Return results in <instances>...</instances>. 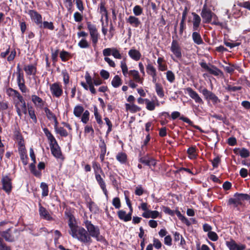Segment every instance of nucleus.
<instances>
[{
	"mask_svg": "<svg viewBox=\"0 0 250 250\" xmlns=\"http://www.w3.org/2000/svg\"><path fill=\"white\" fill-rule=\"evenodd\" d=\"M199 31H194L192 34V38L194 43L198 45L202 44L204 43Z\"/></svg>",
	"mask_w": 250,
	"mask_h": 250,
	"instance_id": "obj_29",
	"label": "nucleus"
},
{
	"mask_svg": "<svg viewBox=\"0 0 250 250\" xmlns=\"http://www.w3.org/2000/svg\"><path fill=\"white\" fill-rule=\"evenodd\" d=\"M250 195L248 194L236 193L234 197L230 198L229 200V204L232 205L235 208H237L239 206H244L245 201H249Z\"/></svg>",
	"mask_w": 250,
	"mask_h": 250,
	"instance_id": "obj_6",
	"label": "nucleus"
},
{
	"mask_svg": "<svg viewBox=\"0 0 250 250\" xmlns=\"http://www.w3.org/2000/svg\"><path fill=\"white\" fill-rule=\"evenodd\" d=\"M236 155H239L242 158H246L250 156V151L246 148H235L233 150Z\"/></svg>",
	"mask_w": 250,
	"mask_h": 250,
	"instance_id": "obj_19",
	"label": "nucleus"
},
{
	"mask_svg": "<svg viewBox=\"0 0 250 250\" xmlns=\"http://www.w3.org/2000/svg\"><path fill=\"white\" fill-rule=\"evenodd\" d=\"M39 214L41 217L43 219L50 221L53 219L52 217L49 214L48 210L44 207H42L40 204L39 207Z\"/></svg>",
	"mask_w": 250,
	"mask_h": 250,
	"instance_id": "obj_24",
	"label": "nucleus"
},
{
	"mask_svg": "<svg viewBox=\"0 0 250 250\" xmlns=\"http://www.w3.org/2000/svg\"><path fill=\"white\" fill-rule=\"evenodd\" d=\"M116 159L121 164H125L127 161V155L125 153H118L116 156Z\"/></svg>",
	"mask_w": 250,
	"mask_h": 250,
	"instance_id": "obj_38",
	"label": "nucleus"
},
{
	"mask_svg": "<svg viewBox=\"0 0 250 250\" xmlns=\"http://www.w3.org/2000/svg\"><path fill=\"white\" fill-rule=\"evenodd\" d=\"M20 231L11 227L7 229L0 231V235L6 241L9 242L15 241L19 237Z\"/></svg>",
	"mask_w": 250,
	"mask_h": 250,
	"instance_id": "obj_5",
	"label": "nucleus"
},
{
	"mask_svg": "<svg viewBox=\"0 0 250 250\" xmlns=\"http://www.w3.org/2000/svg\"><path fill=\"white\" fill-rule=\"evenodd\" d=\"M103 54L104 58V61L108 63L109 66L115 67L116 64L115 62L108 57L112 55L115 59L118 60H125V57L123 53L120 52L119 49L116 47L106 48L103 50Z\"/></svg>",
	"mask_w": 250,
	"mask_h": 250,
	"instance_id": "obj_3",
	"label": "nucleus"
},
{
	"mask_svg": "<svg viewBox=\"0 0 250 250\" xmlns=\"http://www.w3.org/2000/svg\"><path fill=\"white\" fill-rule=\"evenodd\" d=\"M27 14L33 22L39 25L40 27H42V16L39 13L35 10H29L27 12Z\"/></svg>",
	"mask_w": 250,
	"mask_h": 250,
	"instance_id": "obj_12",
	"label": "nucleus"
},
{
	"mask_svg": "<svg viewBox=\"0 0 250 250\" xmlns=\"http://www.w3.org/2000/svg\"><path fill=\"white\" fill-rule=\"evenodd\" d=\"M212 25H215L220 26H222L223 23L219 21L218 18L215 14L212 17V21L210 22Z\"/></svg>",
	"mask_w": 250,
	"mask_h": 250,
	"instance_id": "obj_55",
	"label": "nucleus"
},
{
	"mask_svg": "<svg viewBox=\"0 0 250 250\" xmlns=\"http://www.w3.org/2000/svg\"><path fill=\"white\" fill-rule=\"evenodd\" d=\"M95 179H96L98 184H99L100 187L101 188L102 191H103L106 198L107 199L108 197V191L106 189V184H105L104 180L102 177L101 175L100 174L95 175Z\"/></svg>",
	"mask_w": 250,
	"mask_h": 250,
	"instance_id": "obj_16",
	"label": "nucleus"
},
{
	"mask_svg": "<svg viewBox=\"0 0 250 250\" xmlns=\"http://www.w3.org/2000/svg\"><path fill=\"white\" fill-rule=\"evenodd\" d=\"M83 112L84 108L81 105H77L75 106L73 110V113L77 117H80Z\"/></svg>",
	"mask_w": 250,
	"mask_h": 250,
	"instance_id": "obj_34",
	"label": "nucleus"
},
{
	"mask_svg": "<svg viewBox=\"0 0 250 250\" xmlns=\"http://www.w3.org/2000/svg\"><path fill=\"white\" fill-rule=\"evenodd\" d=\"M43 130L49 141L52 154L56 158H60L62 153L56 139L47 128H43Z\"/></svg>",
	"mask_w": 250,
	"mask_h": 250,
	"instance_id": "obj_4",
	"label": "nucleus"
},
{
	"mask_svg": "<svg viewBox=\"0 0 250 250\" xmlns=\"http://www.w3.org/2000/svg\"><path fill=\"white\" fill-rule=\"evenodd\" d=\"M99 12L101 14V21L103 22L104 17L105 18L106 23L108 22V14L106 8L105 7V2L102 1L99 4Z\"/></svg>",
	"mask_w": 250,
	"mask_h": 250,
	"instance_id": "obj_23",
	"label": "nucleus"
},
{
	"mask_svg": "<svg viewBox=\"0 0 250 250\" xmlns=\"http://www.w3.org/2000/svg\"><path fill=\"white\" fill-rule=\"evenodd\" d=\"M199 91L202 93L206 100L211 101L213 104H216L220 103L219 98L213 92L208 90L207 88H204L202 90H199Z\"/></svg>",
	"mask_w": 250,
	"mask_h": 250,
	"instance_id": "obj_10",
	"label": "nucleus"
},
{
	"mask_svg": "<svg viewBox=\"0 0 250 250\" xmlns=\"http://www.w3.org/2000/svg\"><path fill=\"white\" fill-rule=\"evenodd\" d=\"M0 250H11V248L8 246L3 242L2 238L0 237Z\"/></svg>",
	"mask_w": 250,
	"mask_h": 250,
	"instance_id": "obj_61",
	"label": "nucleus"
},
{
	"mask_svg": "<svg viewBox=\"0 0 250 250\" xmlns=\"http://www.w3.org/2000/svg\"><path fill=\"white\" fill-rule=\"evenodd\" d=\"M144 193V189L142 188V186L138 185L136 187L135 190V194L138 196H141Z\"/></svg>",
	"mask_w": 250,
	"mask_h": 250,
	"instance_id": "obj_63",
	"label": "nucleus"
},
{
	"mask_svg": "<svg viewBox=\"0 0 250 250\" xmlns=\"http://www.w3.org/2000/svg\"><path fill=\"white\" fill-rule=\"evenodd\" d=\"M158 69L161 71H165L167 70V66L164 58L159 57L157 60Z\"/></svg>",
	"mask_w": 250,
	"mask_h": 250,
	"instance_id": "obj_32",
	"label": "nucleus"
},
{
	"mask_svg": "<svg viewBox=\"0 0 250 250\" xmlns=\"http://www.w3.org/2000/svg\"><path fill=\"white\" fill-rule=\"evenodd\" d=\"M155 91L157 95L159 97L163 98L164 96L163 88L160 83H156Z\"/></svg>",
	"mask_w": 250,
	"mask_h": 250,
	"instance_id": "obj_41",
	"label": "nucleus"
},
{
	"mask_svg": "<svg viewBox=\"0 0 250 250\" xmlns=\"http://www.w3.org/2000/svg\"><path fill=\"white\" fill-rule=\"evenodd\" d=\"M186 93H188L189 97L194 100L195 102L199 104H202L204 102L199 94L191 87L186 89Z\"/></svg>",
	"mask_w": 250,
	"mask_h": 250,
	"instance_id": "obj_14",
	"label": "nucleus"
},
{
	"mask_svg": "<svg viewBox=\"0 0 250 250\" xmlns=\"http://www.w3.org/2000/svg\"><path fill=\"white\" fill-rule=\"evenodd\" d=\"M125 107L126 110H128L132 113H135L140 111L141 108L135 105L133 103L132 104H125Z\"/></svg>",
	"mask_w": 250,
	"mask_h": 250,
	"instance_id": "obj_30",
	"label": "nucleus"
},
{
	"mask_svg": "<svg viewBox=\"0 0 250 250\" xmlns=\"http://www.w3.org/2000/svg\"><path fill=\"white\" fill-rule=\"evenodd\" d=\"M23 69L27 76H35L37 73V67L34 64L25 65Z\"/></svg>",
	"mask_w": 250,
	"mask_h": 250,
	"instance_id": "obj_25",
	"label": "nucleus"
},
{
	"mask_svg": "<svg viewBox=\"0 0 250 250\" xmlns=\"http://www.w3.org/2000/svg\"><path fill=\"white\" fill-rule=\"evenodd\" d=\"M6 93L12 97L13 104L18 116L21 117L23 114H26V104L23 96L20 92L12 88H9L6 90Z\"/></svg>",
	"mask_w": 250,
	"mask_h": 250,
	"instance_id": "obj_2",
	"label": "nucleus"
},
{
	"mask_svg": "<svg viewBox=\"0 0 250 250\" xmlns=\"http://www.w3.org/2000/svg\"><path fill=\"white\" fill-rule=\"evenodd\" d=\"M40 187L42 190V196L43 197L47 196L49 192L48 185L46 183L42 182L41 184Z\"/></svg>",
	"mask_w": 250,
	"mask_h": 250,
	"instance_id": "obj_43",
	"label": "nucleus"
},
{
	"mask_svg": "<svg viewBox=\"0 0 250 250\" xmlns=\"http://www.w3.org/2000/svg\"><path fill=\"white\" fill-rule=\"evenodd\" d=\"M123 81L119 75H115L111 81V85L114 88H118L122 85Z\"/></svg>",
	"mask_w": 250,
	"mask_h": 250,
	"instance_id": "obj_31",
	"label": "nucleus"
},
{
	"mask_svg": "<svg viewBox=\"0 0 250 250\" xmlns=\"http://www.w3.org/2000/svg\"><path fill=\"white\" fill-rule=\"evenodd\" d=\"M19 151L22 163L23 165H26L27 164V156L26 155V149H23L22 151L19 150Z\"/></svg>",
	"mask_w": 250,
	"mask_h": 250,
	"instance_id": "obj_45",
	"label": "nucleus"
},
{
	"mask_svg": "<svg viewBox=\"0 0 250 250\" xmlns=\"http://www.w3.org/2000/svg\"><path fill=\"white\" fill-rule=\"evenodd\" d=\"M129 56L135 61H139L141 57V53L135 49H131L128 51Z\"/></svg>",
	"mask_w": 250,
	"mask_h": 250,
	"instance_id": "obj_27",
	"label": "nucleus"
},
{
	"mask_svg": "<svg viewBox=\"0 0 250 250\" xmlns=\"http://www.w3.org/2000/svg\"><path fill=\"white\" fill-rule=\"evenodd\" d=\"M193 16V19L192 21L193 23V30L199 31L200 25L201 24V19L200 17L194 12L192 13Z\"/></svg>",
	"mask_w": 250,
	"mask_h": 250,
	"instance_id": "obj_17",
	"label": "nucleus"
},
{
	"mask_svg": "<svg viewBox=\"0 0 250 250\" xmlns=\"http://www.w3.org/2000/svg\"><path fill=\"white\" fill-rule=\"evenodd\" d=\"M112 205L117 209H119L121 208V201L119 197H115L113 199Z\"/></svg>",
	"mask_w": 250,
	"mask_h": 250,
	"instance_id": "obj_60",
	"label": "nucleus"
},
{
	"mask_svg": "<svg viewBox=\"0 0 250 250\" xmlns=\"http://www.w3.org/2000/svg\"><path fill=\"white\" fill-rule=\"evenodd\" d=\"M92 167L94 171L95 175L99 174V171H103L100 164L96 161L92 162Z\"/></svg>",
	"mask_w": 250,
	"mask_h": 250,
	"instance_id": "obj_47",
	"label": "nucleus"
},
{
	"mask_svg": "<svg viewBox=\"0 0 250 250\" xmlns=\"http://www.w3.org/2000/svg\"><path fill=\"white\" fill-rule=\"evenodd\" d=\"M94 114L97 123L99 125H102L103 121L102 120L101 116L98 112V109L96 106H94Z\"/></svg>",
	"mask_w": 250,
	"mask_h": 250,
	"instance_id": "obj_42",
	"label": "nucleus"
},
{
	"mask_svg": "<svg viewBox=\"0 0 250 250\" xmlns=\"http://www.w3.org/2000/svg\"><path fill=\"white\" fill-rule=\"evenodd\" d=\"M60 57L62 62H66L69 59L72 57V55L66 51H62L60 54Z\"/></svg>",
	"mask_w": 250,
	"mask_h": 250,
	"instance_id": "obj_39",
	"label": "nucleus"
},
{
	"mask_svg": "<svg viewBox=\"0 0 250 250\" xmlns=\"http://www.w3.org/2000/svg\"><path fill=\"white\" fill-rule=\"evenodd\" d=\"M65 215L68 219L69 233L73 238L88 245L92 242V238L98 242H104L105 241L104 237L101 234L99 227L94 225L91 221L85 220L83 222L85 229L77 224L75 218L71 213L66 212Z\"/></svg>",
	"mask_w": 250,
	"mask_h": 250,
	"instance_id": "obj_1",
	"label": "nucleus"
},
{
	"mask_svg": "<svg viewBox=\"0 0 250 250\" xmlns=\"http://www.w3.org/2000/svg\"><path fill=\"white\" fill-rule=\"evenodd\" d=\"M226 245L229 250H244L245 246L244 245H237L233 240L226 241Z\"/></svg>",
	"mask_w": 250,
	"mask_h": 250,
	"instance_id": "obj_18",
	"label": "nucleus"
},
{
	"mask_svg": "<svg viewBox=\"0 0 250 250\" xmlns=\"http://www.w3.org/2000/svg\"><path fill=\"white\" fill-rule=\"evenodd\" d=\"M120 67L124 76L125 77H127L128 75H129V71L128 70V67L125 59L121 61Z\"/></svg>",
	"mask_w": 250,
	"mask_h": 250,
	"instance_id": "obj_33",
	"label": "nucleus"
},
{
	"mask_svg": "<svg viewBox=\"0 0 250 250\" xmlns=\"http://www.w3.org/2000/svg\"><path fill=\"white\" fill-rule=\"evenodd\" d=\"M200 65L210 74L214 75V76H218L221 73V71L212 65H208L205 62H202L200 63Z\"/></svg>",
	"mask_w": 250,
	"mask_h": 250,
	"instance_id": "obj_15",
	"label": "nucleus"
},
{
	"mask_svg": "<svg viewBox=\"0 0 250 250\" xmlns=\"http://www.w3.org/2000/svg\"><path fill=\"white\" fill-rule=\"evenodd\" d=\"M143 9L140 5H136L133 9V12L135 16H139L142 13Z\"/></svg>",
	"mask_w": 250,
	"mask_h": 250,
	"instance_id": "obj_49",
	"label": "nucleus"
},
{
	"mask_svg": "<svg viewBox=\"0 0 250 250\" xmlns=\"http://www.w3.org/2000/svg\"><path fill=\"white\" fill-rule=\"evenodd\" d=\"M214 14L215 13L211 11L210 8L207 6V4H204L201 13L203 22L205 23L211 22Z\"/></svg>",
	"mask_w": 250,
	"mask_h": 250,
	"instance_id": "obj_8",
	"label": "nucleus"
},
{
	"mask_svg": "<svg viewBox=\"0 0 250 250\" xmlns=\"http://www.w3.org/2000/svg\"><path fill=\"white\" fill-rule=\"evenodd\" d=\"M208 238L213 241H216L218 239V236L215 232L211 231L208 233Z\"/></svg>",
	"mask_w": 250,
	"mask_h": 250,
	"instance_id": "obj_58",
	"label": "nucleus"
},
{
	"mask_svg": "<svg viewBox=\"0 0 250 250\" xmlns=\"http://www.w3.org/2000/svg\"><path fill=\"white\" fill-rule=\"evenodd\" d=\"M132 212H129L126 213V212L123 210H120L118 211L117 214L119 218L125 222H127L131 219Z\"/></svg>",
	"mask_w": 250,
	"mask_h": 250,
	"instance_id": "obj_20",
	"label": "nucleus"
},
{
	"mask_svg": "<svg viewBox=\"0 0 250 250\" xmlns=\"http://www.w3.org/2000/svg\"><path fill=\"white\" fill-rule=\"evenodd\" d=\"M88 208L91 211L95 213L97 212L99 210V208L97 205L92 201L89 202Z\"/></svg>",
	"mask_w": 250,
	"mask_h": 250,
	"instance_id": "obj_56",
	"label": "nucleus"
},
{
	"mask_svg": "<svg viewBox=\"0 0 250 250\" xmlns=\"http://www.w3.org/2000/svg\"><path fill=\"white\" fill-rule=\"evenodd\" d=\"M166 77L167 81L172 83L175 80V75L174 73L170 70H168L166 73Z\"/></svg>",
	"mask_w": 250,
	"mask_h": 250,
	"instance_id": "obj_53",
	"label": "nucleus"
},
{
	"mask_svg": "<svg viewBox=\"0 0 250 250\" xmlns=\"http://www.w3.org/2000/svg\"><path fill=\"white\" fill-rule=\"evenodd\" d=\"M86 25L89 33L92 46L95 48L97 46L100 38V34L95 24H92L90 21H87Z\"/></svg>",
	"mask_w": 250,
	"mask_h": 250,
	"instance_id": "obj_7",
	"label": "nucleus"
},
{
	"mask_svg": "<svg viewBox=\"0 0 250 250\" xmlns=\"http://www.w3.org/2000/svg\"><path fill=\"white\" fill-rule=\"evenodd\" d=\"M44 111L46 114L47 118L49 119H54L56 120V118L55 115L52 113V112L47 107H45L44 108Z\"/></svg>",
	"mask_w": 250,
	"mask_h": 250,
	"instance_id": "obj_57",
	"label": "nucleus"
},
{
	"mask_svg": "<svg viewBox=\"0 0 250 250\" xmlns=\"http://www.w3.org/2000/svg\"><path fill=\"white\" fill-rule=\"evenodd\" d=\"M170 51L176 58L178 59H181L182 58V48L180 43L177 40H172L170 46Z\"/></svg>",
	"mask_w": 250,
	"mask_h": 250,
	"instance_id": "obj_11",
	"label": "nucleus"
},
{
	"mask_svg": "<svg viewBox=\"0 0 250 250\" xmlns=\"http://www.w3.org/2000/svg\"><path fill=\"white\" fill-rule=\"evenodd\" d=\"M50 90L53 97L60 98L63 94V89L62 84L59 82H55L50 84Z\"/></svg>",
	"mask_w": 250,
	"mask_h": 250,
	"instance_id": "obj_9",
	"label": "nucleus"
},
{
	"mask_svg": "<svg viewBox=\"0 0 250 250\" xmlns=\"http://www.w3.org/2000/svg\"><path fill=\"white\" fill-rule=\"evenodd\" d=\"M42 27L43 28L48 29L51 30H53L54 29V26L53 25V23L51 21L48 22L47 21H44L42 23Z\"/></svg>",
	"mask_w": 250,
	"mask_h": 250,
	"instance_id": "obj_52",
	"label": "nucleus"
},
{
	"mask_svg": "<svg viewBox=\"0 0 250 250\" xmlns=\"http://www.w3.org/2000/svg\"><path fill=\"white\" fill-rule=\"evenodd\" d=\"M89 115L90 113L88 110L84 111L82 116L81 121L84 124H86L89 120Z\"/></svg>",
	"mask_w": 250,
	"mask_h": 250,
	"instance_id": "obj_50",
	"label": "nucleus"
},
{
	"mask_svg": "<svg viewBox=\"0 0 250 250\" xmlns=\"http://www.w3.org/2000/svg\"><path fill=\"white\" fill-rule=\"evenodd\" d=\"M56 132L59 134L61 136L66 137L68 136L67 131L62 127H55Z\"/></svg>",
	"mask_w": 250,
	"mask_h": 250,
	"instance_id": "obj_51",
	"label": "nucleus"
},
{
	"mask_svg": "<svg viewBox=\"0 0 250 250\" xmlns=\"http://www.w3.org/2000/svg\"><path fill=\"white\" fill-rule=\"evenodd\" d=\"M126 21L131 26L135 28L139 27L141 24V22L139 18L135 16H130L126 19Z\"/></svg>",
	"mask_w": 250,
	"mask_h": 250,
	"instance_id": "obj_21",
	"label": "nucleus"
},
{
	"mask_svg": "<svg viewBox=\"0 0 250 250\" xmlns=\"http://www.w3.org/2000/svg\"><path fill=\"white\" fill-rule=\"evenodd\" d=\"M78 46L81 48H87L90 44L85 38L82 39L78 43Z\"/></svg>",
	"mask_w": 250,
	"mask_h": 250,
	"instance_id": "obj_46",
	"label": "nucleus"
},
{
	"mask_svg": "<svg viewBox=\"0 0 250 250\" xmlns=\"http://www.w3.org/2000/svg\"><path fill=\"white\" fill-rule=\"evenodd\" d=\"M28 114L33 122L36 123L37 122V117L35 113V111L32 108L28 109Z\"/></svg>",
	"mask_w": 250,
	"mask_h": 250,
	"instance_id": "obj_59",
	"label": "nucleus"
},
{
	"mask_svg": "<svg viewBox=\"0 0 250 250\" xmlns=\"http://www.w3.org/2000/svg\"><path fill=\"white\" fill-rule=\"evenodd\" d=\"M147 73L150 76L157 74L156 68L151 63H148L146 66Z\"/></svg>",
	"mask_w": 250,
	"mask_h": 250,
	"instance_id": "obj_37",
	"label": "nucleus"
},
{
	"mask_svg": "<svg viewBox=\"0 0 250 250\" xmlns=\"http://www.w3.org/2000/svg\"><path fill=\"white\" fill-rule=\"evenodd\" d=\"M17 139L18 143L19 150H21V151H22L23 149H25L24 141L22 136L21 135H18Z\"/></svg>",
	"mask_w": 250,
	"mask_h": 250,
	"instance_id": "obj_40",
	"label": "nucleus"
},
{
	"mask_svg": "<svg viewBox=\"0 0 250 250\" xmlns=\"http://www.w3.org/2000/svg\"><path fill=\"white\" fill-rule=\"evenodd\" d=\"M100 147L101 149L100 159L101 162H103L104 159L105 155L106 152V145L104 142H103L100 145Z\"/></svg>",
	"mask_w": 250,
	"mask_h": 250,
	"instance_id": "obj_36",
	"label": "nucleus"
},
{
	"mask_svg": "<svg viewBox=\"0 0 250 250\" xmlns=\"http://www.w3.org/2000/svg\"><path fill=\"white\" fill-rule=\"evenodd\" d=\"M17 82L18 84L21 83H25V80L24 79L23 73L21 72H17Z\"/></svg>",
	"mask_w": 250,
	"mask_h": 250,
	"instance_id": "obj_54",
	"label": "nucleus"
},
{
	"mask_svg": "<svg viewBox=\"0 0 250 250\" xmlns=\"http://www.w3.org/2000/svg\"><path fill=\"white\" fill-rule=\"evenodd\" d=\"M188 157L190 159H195L197 157V149L195 146H192L187 150Z\"/></svg>",
	"mask_w": 250,
	"mask_h": 250,
	"instance_id": "obj_28",
	"label": "nucleus"
},
{
	"mask_svg": "<svg viewBox=\"0 0 250 250\" xmlns=\"http://www.w3.org/2000/svg\"><path fill=\"white\" fill-rule=\"evenodd\" d=\"M74 18L76 22H81L83 19V16L79 12H76L74 14Z\"/></svg>",
	"mask_w": 250,
	"mask_h": 250,
	"instance_id": "obj_62",
	"label": "nucleus"
},
{
	"mask_svg": "<svg viewBox=\"0 0 250 250\" xmlns=\"http://www.w3.org/2000/svg\"><path fill=\"white\" fill-rule=\"evenodd\" d=\"M62 74L63 77V81L64 85L66 86L69 83V76L66 70H62Z\"/></svg>",
	"mask_w": 250,
	"mask_h": 250,
	"instance_id": "obj_48",
	"label": "nucleus"
},
{
	"mask_svg": "<svg viewBox=\"0 0 250 250\" xmlns=\"http://www.w3.org/2000/svg\"><path fill=\"white\" fill-rule=\"evenodd\" d=\"M212 166L214 168L218 167L219 164L220 163V158L217 156L215 157L212 160H211Z\"/></svg>",
	"mask_w": 250,
	"mask_h": 250,
	"instance_id": "obj_64",
	"label": "nucleus"
},
{
	"mask_svg": "<svg viewBox=\"0 0 250 250\" xmlns=\"http://www.w3.org/2000/svg\"><path fill=\"white\" fill-rule=\"evenodd\" d=\"M129 75L131 76L133 80L136 82L141 84L143 83V79L140 77L139 73L135 70H131L129 71Z\"/></svg>",
	"mask_w": 250,
	"mask_h": 250,
	"instance_id": "obj_26",
	"label": "nucleus"
},
{
	"mask_svg": "<svg viewBox=\"0 0 250 250\" xmlns=\"http://www.w3.org/2000/svg\"><path fill=\"white\" fill-rule=\"evenodd\" d=\"M146 108L149 111H153L155 109L156 107L155 103L154 101H151L149 99L146 100Z\"/></svg>",
	"mask_w": 250,
	"mask_h": 250,
	"instance_id": "obj_44",
	"label": "nucleus"
},
{
	"mask_svg": "<svg viewBox=\"0 0 250 250\" xmlns=\"http://www.w3.org/2000/svg\"><path fill=\"white\" fill-rule=\"evenodd\" d=\"M81 85L85 90H89L91 94H95L96 93V91L94 88V85L93 84L88 85L85 83L82 82L81 83Z\"/></svg>",
	"mask_w": 250,
	"mask_h": 250,
	"instance_id": "obj_35",
	"label": "nucleus"
},
{
	"mask_svg": "<svg viewBox=\"0 0 250 250\" xmlns=\"http://www.w3.org/2000/svg\"><path fill=\"white\" fill-rule=\"evenodd\" d=\"M2 189L7 193L9 194L12 189L11 179L8 176H3L1 179Z\"/></svg>",
	"mask_w": 250,
	"mask_h": 250,
	"instance_id": "obj_13",
	"label": "nucleus"
},
{
	"mask_svg": "<svg viewBox=\"0 0 250 250\" xmlns=\"http://www.w3.org/2000/svg\"><path fill=\"white\" fill-rule=\"evenodd\" d=\"M32 101L37 108L42 109L44 105L45 102L42 98L36 95L31 96Z\"/></svg>",
	"mask_w": 250,
	"mask_h": 250,
	"instance_id": "obj_22",
	"label": "nucleus"
}]
</instances>
